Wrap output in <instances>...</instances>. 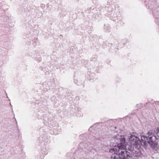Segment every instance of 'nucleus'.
<instances>
[{
	"label": "nucleus",
	"mask_w": 159,
	"mask_h": 159,
	"mask_svg": "<svg viewBox=\"0 0 159 159\" xmlns=\"http://www.w3.org/2000/svg\"><path fill=\"white\" fill-rule=\"evenodd\" d=\"M125 144L117 142L114 146L118 148H113L110 149L109 152L114 153L111 156V159H130L131 155L129 152L124 149Z\"/></svg>",
	"instance_id": "nucleus-1"
},
{
	"label": "nucleus",
	"mask_w": 159,
	"mask_h": 159,
	"mask_svg": "<svg viewBox=\"0 0 159 159\" xmlns=\"http://www.w3.org/2000/svg\"><path fill=\"white\" fill-rule=\"evenodd\" d=\"M155 132L157 137L154 135L152 130H150L146 134V136L142 137V138L144 141V145H146L147 142L152 148L157 151L158 149V141H159V127L157 128Z\"/></svg>",
	"instance_id": "nucleus-2"
},
{
	"label": "nucleus",
	"mask_w": 159,
	"mask_h": 159,
	"mask_svg": "<svg viewBox=\"0 0 159 159\" xmlns=\"http://www.w3.org/2000/svg\"><path fill=\"white\" fill-rule=\"evenodd\" d=\"M87 135L86 134L80 135V139L83 140V141L79 144L81 148H86L88 150L91 151L101 143V140L99 139L96 138L95 137H90V139H87Z\"/></svg>",
	"instance_id": "nucleus-3"
},
{
	"label": "nucleus",
	"mask_w": 159,
	"mask_h": 159,
	"mask_svg": "<svg viewBox=\"0 0 159 159\" xmlns=\"http://www.w3.org/2000/svg\"><path fill=\"white\" fill-rule=\"evenodd\" d=\"M143 136H146L143 135L141 136V140H140L139 138L133 135H131L129 138V141L131 144L133 145L136 148L138 149L140 148L141 145L144 147H146L148 146V143L147 142L146 145H143L144 141L142 138V137Z\"/></svg>",
	"instance_id": "nucleus-4"
},
{
	"label": "nucleus",
	"mask_w": 159,
	"mask_h": 159,
	"mask_svg": "<svg viewBox=\"0 0 159 159\" xmlns=\"http://www.w3.org/2000/svg\"><path fill=\"white\" fill-rule=\"evenodd\" d=\"M128 148V150L130 151V152H129V153L131 155V158L130 159H134V157H139L141 154V152L139 150H135L134 149V148L132 147Z\"/></svg>",
	"instance_id": "nucleus-5"
},
{
	"label": "nucleus",
	"mask_w": 159,
	"mask_h": 159,
	"mask_svg": "<svg viewBox=\"0 0 159 159\" xmlns=\"http://www.w3.org/2000/svg\"><path fill=\"white\" fill-rule=\"evenodd\" d=\"M116 138L117 140L118 139H120V143H122L125 144V139L124 138V136H122V135H118L116 136Z\"/></svg>",
	"instance_id": "nucleus-6"
},
{
	"label": "nucleus",
	"mask_w": 159,
	"mask_h": 159,
	"mask_svg": "<svg viewBox=\"0 0 159 159\" xmlns=\"http://www.w3.org/2000/svg\"><path fill=\"white\" fill-rule=\"evenodd\" d=\"M106 28H107V29H106V30L107 31H108V30H109V28L108 27L107 25H104V29H106Z\"/></svg>",
	"instance_id": "nucleus-7"
},
{
	"label": "nucleus",
	"mask_w": 159,
	"mask_h": 159,
	"mask_svg": "<svg viewBox=\"0 0 159 159\" xmlns=\"http://www.w3.org/2000/svg\"><path fill=\"white\" fill-rule=\"evenodd\" d=\"M155 21L158 24H159V18L156 19Z\"/></svg>",
	"instance_id": "nucleus-8"
},
{
	"label": "nucleus",
	"mask_w": 159,
	"mask_h": 159,
	"mask_svg": "<svg viewBox=\"0 0 159 159\" xmlns=\"http://www.w3.org/2000/svg\"><path fill=\"white\" fill-rule=\"evenodd\" d=\"M94 125H93V126L90 127L89 129V130H91V129L92 128H94Z\"/></svg>",
	"instance_id": "nucleus-9"
},
{
	"label": "nucleus",
	"mask_w": 159,
	"mask_h": 159,
	"mask_svg": "<svg viewBox=\"0 0 159 159\" xmlns=\"http://www.w3.org/2000/svg\"><path fill=\"white\" fill-rule=\"evenodd\" d=\"M156 104L157 105H159V101H157L156 102Z\"/></svg>",
	"instance_id": "nucleus-10"
},
{
	"label": "nucleus",
	"mask_w": 159,
	"mask_h": 159,
	"mask_svg": "<svg viewBox=\"0 0 159 159\" xmlns=\"http://www.w3.org/2000/svg\"><path fill=\"white\" fill-rule=\"evenodd\" d=\"M47 154V152H46V151H44V154Z\"/></svg>",
	"instance_id": "nucleus-11"
},
{
	"label": "nucleus",
	"mask_w": 159,
	"mask_h": 159,
	"mask_svg": "<svg viewBox=\"0 0 159 159\" xmlns=\"http://www.w3.org/2000/svg\"><path fill=\"white\" fill-rule=\"evenodd\" d=\"M10 105H11V107H12V106L11 105V103H10Z\"/></svg>",
	"instance_id": "nucleus-12"
},
{
	"label": "nucleus",
	"mask_w": 159,
	"mask_h": 159,
	"mask_svg": "<svg viewBox=\"0 0 159 159\" xmlns=\"http://www.w3.org/2000/svg\"><path fill=\"white\" fill-rule=\"evenodd\" d=\"M156 17V18H157V17Z\"/></svg>",
	"instance_id": "nucleus-13"
}]
</instances>
